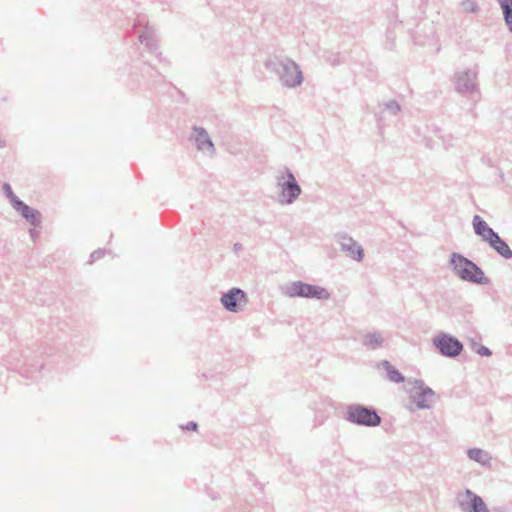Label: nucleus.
I'll return each instance as SVG.
<instances>
[{"label": "nucleus", "instance_id": "f257e3e1", "mask_svg": "<svg viewBox=\"0 0 512 512\" xmlns=\"http://www.w3.org/2000/svg\"><path fill=\"white\" fill-rule=\"evenodd\" d=\"M448 266L462 281L476 285H488L490 283V278L485 275L482 268L461 253L452 252Z\"/></svg>", "mask_w": 512, "mask_h": 512}, {"label": "nucleus", "instance_id": "f03ea898", "mask_svg": "<svg viewBox=\"0 0 512 512\" xmlns=\"http://www.w3.org/2000/svg\"><path fill=\"white\" fill-rule=\"evenodd\" d=\"M267 70L274 72L285 88L299 87L303 81V72L300 66L289 57H274L265 62Z\"/></svg>", "mask_w": 512, "mask_h": 512}, {"label": "nucleus", "instance_id": "7ed1b4c3", "mask_svg": "<svg viewBox=\"0 0 512 512\" xmlns=\"http://www.w3.org/2000/svg\"><path fill=\"white\" fill-rule=\"evenodd\" d=\"M344 419L349 423L363 427H377L382 422V418L375 407L360 403L347 405Z\"/></svg>", "mask_w": 512, "mask_h": 512}, {"label": "nucleus", "instance_id": "20e7f679", "mask_svg": "<svg viewBox=\"0 0 512 512\" xmlns=\"http://www.w3.org/2000/svg\"><path fill=\"white\" fill-rule=\"evenodd\" d=\"M283 294L289 298H307L316 300H328L331 297L330 292L319 285L310 284L302 280L291 282L284 290Z\"/></svg>", "mask_w": 512, "mask_h": 512}, {"label": "nucleus", "instance_id": "39448f33", "mask_svg": "<svg viewBox=\"0 0 512 512\" xmlns=\"http://www.w3.org/2000/svg\"><path fill=\"white\" fill-rule=\"evenodd\" d=\"M277 186L280 188L278 202L282 205L293 204L302 192L294 173L288 167H284V170L277 177Z\"/></svg>", "mask_w": 512, "mask_h": 512}, {"label": "nucleus", "instance_id": "423d86ee", "mask_svg": "<svg viewBox=\"0 0 512 512\" xmlns=\"http://www.w3.org/2000/svg\"><path fill=\"white\" fill-rule=\"evenodd\" d=\"M433 346L438 353L447 358H456L463 351L462 342L455 336L440 332L432 339Z\"/></svg>", "mask_w": 512, "mask_h": 512}, {"label": "nucleus", "instance_id": "0eeeda50", "mask_svg": "<svg viewBox=\"0 0 512 512\" xmlns=\"http://www.w3.org/2000/svg\"><path fill=\"white\" fill-rule=\"evenodd\" d=\"M220 302L229 312H241L248 303V296L244 290L233 287L221 295Z\"/></svg>", "mask_w": 512, "mask_h": 512}, {"label": "nucleus", "instance_id": "6e6552de", "mask_svg": "<svg viewBox=\"0 0 512 512\" xmlns=\"http://www.w3.org/2000/svg\"><path fill=\"white\" fill-rule=\"evenodd\" d=\"M476 79L477 72L472 69L456 73L454 76L455 90L462 95L479 94Z\"/></svg>", "mask_w": 512, "mask_h": 512}, {"label": "nucleus", "instance_id": "1a4fd4ad", "mask_svg": "<svg viewBox=\"0 0 512 512\" xmlns=\"http://www.w3.org/2000/svg\"><path fill=\"white\" fill-rule=\"evenodd\" d=\"M458 506L462 512H489L483 499L470 489H465L456 497Z\"/></svg>", "mask_w": 512, "mask_h": 512}, {"label": "nucleus", "instance_id": "9d476101", "mask_svg": "<svg viewBox=\"0 0 512 512\" xmlns=\"http://www.w3.org/2000/svg\"><path fill=\"white\" fill-rule=\"evenodd\" d=\"M335 239L339 243L341 251L347 256L357 262H361L364 259V249L347 233L339 232L335 234Z\"/></svg>", "mask_w": 512, "mask_h": 512}, {"label": "nucleus", "instance_id": "9b49d317", "mask_svg": "<svg viewBox=\"0 0 512 512\" xmlns=\"http://www.w3.org/2000/svg\"><path fill=\"white\" fill-rule=\"evenodd\" d=\"M415 387L418 389V391L410 396L413 403L418 409H430L432 404L429 403V398L435 396L434 390L429 386H426L424 381L421 379L415 380Z\"/></svg>", "mask_w": 512, "mask_h": 512}, {"label": "nucleus", "instance_id": "f8f14e48", "mask_svg": "<svg viewBox=\"0 0 512 512\" xmlns=\"http://www.w3.org/2000/svg\"><path fill=\"white\" fill-rule=\"evenodd\" d=\"M474 233L481 238L482 241L489 244L499 233L490 227L487 222L480 216L474 215L472 219Z\"/></svg>", "mask_w": 512, "mask_h": 512}, {"label": "nucleus", "instance_id": "ddd939ff", "mask_svg": "<svg viewBox=\"0 0 512 512\" xmlns=\"http://www.w3.org/2000/svg\"><path fill=\"white\" fill-rule=\"evenodd\" d=\"M14 210H16L20 216L25 219L32 227H41L42 214L39 210L27 205L24 201Z\"/></svg>", "mask_w": 512, "mask_h": 512}, {"label": "nucleus", "instance_id": "4468645a", "mask_svg": "<svg viewBox=\"0 0 512 512\" xmlns=\"http://www.w3.org/2000/svg\"><path fill=\"white\" fill-rule=\"evenodd\" d=\"M139 41L144 44L149 53H155L157 56H161L158 51V40L155 37L154 29L146 24L139 34Z\"/></svg>", "mask_w": 512, "mask_h": 512}, {"label": "nucleus", "instance_id": "2eb2a0df", "mask_svg": "<svg viewBox=\"0 0 512 512\" xmlns=\"http://www.w3.org/2000/svg\"><path fill=\"white\" fill-rule=\"evenodd\" d=\"M193 136L198 150L215 151L214 144L205 128L194 126Z\"/></svg>", "mask_w": 512, "mask_h": 512}, {"label": "nucleus", "instance_id": "dca6fc26", "mask_svg": "<svg viewBox=\"0 0 512 512\" xmlns=\"http://www.w3.org/2000/svg\"><path fill=\"white\" fill-rule=\"evenodd\" d=\"M385 338L379 331L367 332L363 335L361 344L368 350H377L384 346Z\"/></svg>", "mask_w": 512, "mask_h": 512}, {"label": "nucleus", "instance_id": "f3484780", "mask_svg": "<svg viewBox=\"0 0 512 512\" xmlns=\"http://www.w3.org/2000/svg\"><path fill=\"white\" fill-rule=\"evenodd\" d=\"M378 367H382L385 372V378L392 383L401 384L405 382V376L388 360L379 362Z\"/></svg>", "mask_w": 512, "mask_h": 512}, {"label": "nucleus", "instance_id": "a211bd4d", "mask_svg": "<svg viewBox=\"0 0 512 512\" xmlns=\"http://www.w3.org/2000/svg\"><path fill=\"white\" fill-rule=\"evenodd\" d=\"M488 245L493 251H495L499 256H501L505 260L512 259V249L500 235H498Z\"/></svg>", "mask_w": 512, "mask_h": 512}, {"label": "nucleus", "instance_id": "6ab92c4d", "mask_svg": "<svg viewBox=\"0 0 512 512\" xmlns=\"http://www.w3.org/2000/svg\"><path fill=\"white\" fill-rule=\"evenodd\" d=\"M467 456L469 459L479 463L482 466H490L492 457L486 451L481 448L473 447L467 450Z\"/></svg>", "mask_w": 512, "mask_h": 512}, {"label": "nucleus", "instance_id": "aec40b11", "mask_svg": "<svg viewBox=\"0 0 512 512\" xmlns=\"http://www.w3.org/2000/svg\"><path fill=\"white\" fill-rule=\"evenodd\" d=\"M502 10L503 20L508 29L512 34V0H497Z\"/></svg>", "mask_w": 512, "mask_h": 512}, {"label": "nucleus", "instance_id": "412c9836", "mask_svg": "<svg viewBox=\"0 0 512 512\" xmlns=\"http://www.w3.org/2000/svg\"><path fill=\"white\" fill-rule=\"evenodd\" d=\"M3 193L5 197L8 199L9 203L15 209L19 206L23 201L14 193L11 185L9 183H4L2 186Z\"/></svg>", "mask_w": 512, "mask_h": 512}, {"label": "nucleus", "instance_id": "4be33fe9", "mask_svg": "<svg viewBox=\"0 0 512 512\" xmlns=\"http://www.w3.org/2000/svg\"><path fill=\"white\" fill-rule=\"evenodd\" d=\"M461 7L464 12L468 13H478L480 11V7L475 0H462Z\"/></svg>", "mask_w": 512, "mask_h": 512}, {"label": "nucleus", "instance_id": "5701e85b", "mask_svg": "<svg viewBox=\"0 0 512 512\" xmlns=\"http://www.w3.org/2000/svg\"><path fill=\"white\" fill-rule=\"evenodd\" d=\"M384 111L389 112L391 115H398L402 108L401 105L396 100H390L383 104Z\"/></svg>", "mask_w": 512, "mask_h": 512}, {"label": "nucleus", "instance_id": "b1692460", "mask_svg": "<svg viewBox=\"0 0 512 512\" xmlns=\"http://www.w3.org/2000/svg\"><path fill=\"white\" fill-rule=\"evenodd\" d=\"M471 346H472V350L482 357H489L492 355V351L488 347H486L482 344L472 342Z\"/></svg>", "mask_w": 512, "mask_h": 512}, {"label": "nucleus", "instance_id": "393cba45", "mask_svg": "<svg viewBox=\"0 0 512 512\" xmlns=\"http://www.w3.org/2000/svg\"><path fill=\"white\" fill-rule=\"evenodd\" d=\"M107 252L106 249H97L90 254L89 263H94L95 261L101 259L104 254Z\"/></svg>", "mask_w": 512, "mask_h": 512}, {"label": "nucleus", "instance_id": "a878e982", "mask_svg": "<svg viewBox=\"0 0 512 512\" xmlns=\"http://www.w3.org/2000/svg\"><path fill=\"white\" fill-rule=\"evenodd\" d=\"M181 428L183 430L196 431L198 429V423L195 421H190L186 425H182Z\"/></svg>", "mask_w": 512, "mask_h": 512}, {"label": "nucleus", "instance_id": "bb28decb", "mask_svg": "<svg viewBox=\"0 0 512 512\" xmlns=\"http://www.w3.org/2000/svg\"><path fill=\"white\" fill-rule=\"evenodd\" d=\"M37 229L38 228H34V227L29 229V235L33 242H35L37 240V238L39 237V231Z\"/></svg>", "mask_w": 512, "mask_h": 512}, {"label": "nucleus", "instance_id": "cd10ccee", "mask_svg": "<svg viewBox=\"0 0 512 512\" xmlns=\"http://www.w3.org/2000/svg\"><path fill=\"white\" fill-rule=\"evenodd\" d=\"M242 249H243V246H242L241 243H235L233 245V250H234L235 253L240 252Z\"/></svg>", "mask_w": 512, "mask_h": 512}, {"label": "nucleus", "instance_id": "c85d7f7f", "mask_svg": "<svg viewBox=\"0 0 512 512\" xmlns=\"http://www.w3.org/2000/svg\"><path fill=\"white\" fill-rule=\"evenodd\" d=\"M134 29L137 30L138 27L142 26V20L138 19L134 22Z\"/></svg>", "mask_w": 512, "mask_h": 512}, {"label": "nucleus", "instance_id": "c756f323", "mask_svg": "<svg viewBox=\"0 0 512 512\" xmlns=\"http://www.w3.org/2000/svg\"><path fill=\"white\" fill-rule=\"evenodd\" d=\"M151 77H153V78H160L161 75H160L159 72L156 71L155 74L151 75Z\"/></svg>", "mask_w": 512, "mask_h": 512}, {"label": "nucleus", "instance_id": "7c9ffc66", "mask_svg": "<svg viewBox=\"0 0 512 512\" xmlns=\"http://www.w3.org/2000/svg\"><path fill=\"white\" fill-rule=\"evenodd\" d=\"M6 146V142L2 139H0V148H3Z\"/></svg>", "mask_w": 512, "mask_h": 512}]
</instances>
